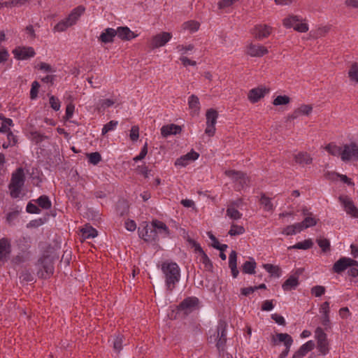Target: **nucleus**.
Wrapping results in <instances>:
<instances>
[{"instance_id":"16","label":"nucleus","mask_w":358,"mask_h":358,"mask_svg":"<svg viewBox=\"0 0 358 358\" xmlns=\"http://www.w3.org/2000/svg\"><path fill=\"white\" fill-rule=\"evenodd\" d=\"M224 173L227 176L231 178L234 181L239 180L242 187H243L245 185H248L249 179L245 173L235 170H227L225 171Z\"/></svg>"},{"instance_id":"30","label":"nucleus","mask_w":358,"mask_h":358,"mask_svg":"<svg viewBox=\"0 0 358 358\" xmlns=\"http://www.w3.org/2000/svg\"><path fill=\"white\" fill-rule=\"evenodd\" d=\"M262 266L268 273H270L271 276L279 278L281 275L282 270L279 266L271 264H264Z\"/></svg>"},{"instance_id":"53","label":"nucleus","mask_w":358,"mask_h":358,"mask_svg":"<svg viewBox=\"0 0 358 358\" xmlns=\"http://www.w3.org/2000/svg\"><path fill=\"white\" fill-rule=\"evenodd\" d=\"M20 279L22 282H29L34 280V276L28 271H23L20 273Z\"/></svg>"},{"instance_id":"51","label":"nucleus","mask_w":358,"mask_h":358,"mask_svg":"<svg viewBox=\"0 0 358 358\" xmlns=\"http://www.w3.org/2000/svg\"><path fill=\"white\" fill-rule=\"evenodd\" d=\"M325 287L322 285H316L311 288V294L316 297H320L325 293Z\"/></svg>"},{"instance_id":"2","label":"nucleus","mask_w":358,"mask_h":358,"mask_svg":"<svg viewBox=\"0 0 358 358\" xmlns=\"http://www.w3.org/2000/svg\"><path fill=\"white\" fill-rule=\"evenodd\" d=\"M162 271L164 275L165 283L167 290L172 292L176 283L180 278V271L178 264L175 262H163L162 264Z\"/></svg>"},{"instance_id":"63","label":"nucleus","mask_w":358,"mask_h":358,"mask_svg":"<svg viewBox=\"0 0 358 358\" xmlns=\"http://www.w3.org/2000/svg\"><path fill=\"white\" fill-rule=\"evenodd\" d=\"M74 109L75 106L72 103H69L66 106L65 114V118L66 120H69L73 116Z\"/></svg>"},{"instance_id":"52","label":"nucleus","mask_w":358,"mask_h":358,"mask_svg":"<svg viewBox=\"0 0 358 358\" xmlns=\"http://www.w3.org/2000/svg\"><path fill=\"white\" fill-rule=\"evenodd\" d=\"M298 109L301 115H309L313 111V106L309 104H303Z\"/></svg>"},{"instance_id":"47","label":"nucleus","mask_w":358,"mask_h":358,"mask_svg":"<svg viewBox=\"0 0 358 358\" xmlns=\"http://www.w3.org/2000/svg\"><path fill=\"white\" fill-rule=\"evenodd\" d=\"M318 220V219L313 217L312 215L306 217L304 220L302 221V222L305 227L307 229L308 227L315 226L317 224Z\"/></svg>"},{"instance_id":"27","label":"nucleus","mask_w":358,"mask_h":358,"mask_svg":"<svg viewBox=\"0 0 358 358\" xmlns=\"http://www.w3.org/2000/svg\"><path fill=\"white\" fill-rule=\"evenodd\" d=\"M117 35L116 29L113 28H107L99 36V40L104 43H112L114 41V37Z\"/></svg>"},{"instance_id":"48","label":"nucleus","mask_w":358,"mask_h":358,"mask_svg":"<svg viewBox=\"0 0 358 358\" xmlns=\"http://www.w3.org/2000/svg\"><path fill=\"white\" fill-rule=\"evenodd\" d=\"M118 124V122L115 120H110L106 124L101 131L102 135L106 134L108 131H112Z\"/></svg>"},{"instance_id":"3","label":"nucleus","mask_w":358,"mask_h":358,"mask_svg":"<svg viewBox=\"0 0 358 358\" xmlns=\"http://www.w3.org/2000/svg\"><path fill=\"white\" fill-rule=\"evenodd\" d=\"M227 323L223 320H220L216 329L213 334H210L208 338V342L210 343H215L220 353L225 351L227 340Z\"/></svg>"},{"instance_id":"37","label":"nucleus","mask_w":358,"mask_h":358,"mask_svg":"<svg viewBox=\"0 0 358 358\" xmlns=\"http://www.w3.org/2000/svg\"><path fill=\"white\" fill-rule=\"evenodd\" d=\"M326 150L333 156H341L342 158L343 150L340 146L334 143H329L325 147Z\"/></svg>"},{"instance_id":"59","label":"nucleus","mask_w":358,"mask_h":358,"mask_svg":"<svg viewBox=\"0 0 358 358\" xmlns=\"http://www.w3.org/2000/svg\"><path fill=\"white\" fill-rule=\"evenodd\" d=\"M71 259V252L66 250L64 252V254L62 257L60 263L64 264V266H67L69 264Z\"/></svg>"},{"instance_id":"55","label":"nucleus","mask_w":358,"mask_h":358,"mask_svg":"<svg viewBox=\"0 0 358 358\" xmlns=\"http://www.w3.org/2000/svg\"><path fill=\"white\" fill-rule=\"evenodd\" d=\"M187 241L192 245V247L194 248L195 252H199L200 255H202L203 252H205L201 247L200 244L194 239L189 238Z\"/></svg>"},{"instance_id":"57","label":"nucleus","mask_w":358,"mask_h":358,"mask_svg":"<svg viewBox=\"0 0 358 358\" xmlns=\"http://www.w3.org/2000/svg\"><path fill=\"white\" fill-rule=\"evenodd\" d=\"M115 103V101L110 99H102L99 101V105L100 106L98 108L99 110L100 109H105L106 108L110 107Z\"/></svg>"},{"instance_id":"35","label":"nucleus","mask_w":358,"mask_h":358,"mask_svg":"<svg viewBox=\"0 0 358 358\" xmlns=\"http://www.w3.org/2000/svg\"><path fill=\"white\" fill-rule=\"evenodd\" d=\"M260 204L263 206L266 211H271L273 210V205L271 201V199L266 196L264 193H261L259 199Z\"/></svg>"},{"instance_id":"50","label":"nucleus","mask_w":358,"mask_h":358,"mask_svg":"<svg viewBox=\"0 0 358 358\" xmlns=\"http://www.w3.org/2000/svg\"><path fill=\"white\" fill-rule=\"evenodd\" d=\"M40 84L38 81H34L31 84V88L30 90V98L31 99H35L38 96V89Z\"/></svg>"},{"instance_id":"4","label":"nucleus","mask_w":358,"mask_h":358,"mask_svg":"<svg viewBox=\"0 0 358 358\" xmlns=\"http://www.w3.org/2000/svg\"><path fill=\"white\" fill-rule=\"evenodd\" d=\"M24 181L25 176L24 169L22 167L17 168L16 171L13 173L10 182L8 185L11 197H19L22 188L24 186Z\"/></svg>"},{"instance_id":"11","label":"nucleus","mask_w":358,"mask_h":358,"mask_svg":"<svg viewBox=\"0 0 358 358\" xmlns=\"http://www.w3.org/2000/svg\"><path fill=\"white\" fill-rule=\"evenodd\" d=\"M199 299L196 297H187L177 306L178 311H183L185 315H188L198 306Z\"/></svg>"},{"instance_id":"46","label":"nucleus","mask_w":358,"mask_h":358,"mask_svg":"<svg viewBox=\"0 0 358 358\" xmlns=\"http://www.w3.org/2000/svg\"><path fill=\"white\" fill-rule=\"evenodd\" d=\"M123 336L118 334L113 341V349L118 353L122 348Z\"/></svg>"},{"instance_id":"56","label":"nucleus","mask_w":358,"mask_h":358,"mask_svg":"<svg viewBox=\"0 0 358 358\" xmlns=\"http://www.w3.org/2000/svg\"><path fill=\"white\" fill-rule=\"evenodd\" d=\"M130 139L132 141H136L139 137V128L138 126H133L130 130Z\"/></svg>"},{"instance_id":"61","label":"nucleus","mask_w":358,"mask_h":358,"mask_svg":"<svg viewBox=\"0 0 358 358\" xmlns=\"http://www.w3.org/2000/svg\"><path fill=\"white\" fill-rule=\"evenodd\" d=\"M8 57L9 54L8 50L4 47L0 46V64L6 62Z\"/></svg>"},{"instance_id":"23","label":"nucleus","mask_w":358,"mask_h":358,"mask_svg":"<svg viewBox=\"0 0 358 358\" xmlns=\"http://www.w3.org/2000/svg\"><path fill=\"white\" fill-rule=\"evenodd\" d=\"M188 106L191 110L192 115H198L200 111V102L199 97L195 94H192L188 99Z\"/></svg>"},{"instance_id":"64","label":"nucleus","mask_w":358,"mask_h":358,"mask_svg":"<svg viewBox=\"0 0 358 358\" xmlns=\"http://www.w3.org/2000/svg\"><path fill=\"white\" fill-rule=\"evenodd\" d=\"M274 306L273 304L272 300H266L263 302L262 305V310L263 311H269L273 308Z\"/></svg>"},{"instance_id":"1","label":"nucleus","mask_w":358,"mask_h":358,"mask_svg":"<svg viewBox=\"0 0 358 358\" xmlns=\"http://www.w3.org/2000/svg\"><path fill=\"white\" fill-rule=\"evenodd\" d=\"M59 258L57 250L49 245L38 260L37 266L43 271H38V275L42 278H48L54 273V262Z\"/></svg>"},{"instance_id":"9","label":"nucleus","mask_w":358,"mask_h":358,"mask_svg":"<svg viewBox=\"0 0 358 358\" xmlns=\"http://www.w3.org/2000/svg\"><path fill=\"white\" fill-rule=\"evenodd\" d=\"M171 33L162 31L152 37L150 47L152 50L161 48L165 45L171 39Z\"/></svg>"},{"instance_id":"60","label":"nucleus","mask_w":358,"mask_h":358,"mask_svg":"<svg viewBox=\"0 0 358 358\" xmlns=\"http://www.w3.org/2000/svg\"><path fill=\"white\" fill-rule=\"evenodd\" d=\"M31 135L32 136V139L36 142V143H39L47 138V136L37 131L31 132Z\"/></svg>"},{"instance_id":"15","label":"nucleus","mask_w":358,"mask_h":358,"mask_svg":"<svg viewBox=\"0 0 358 358\" xmlns=\"http://www.w3.org/2000/svg\"><path fill=\"white\" fill-rule=\"evenodd\" d=\"M268 92L269 89L266 87L262 86L253 88L249 91L248 99L251 103H255L268 93Z\"/></svg>"},{"instance_id":"31","label":"nucleus","mask_w":358,"mask_h":358,"mask_svg":"<svg viewBox=\"0 0 358 358\" xmlns=\"http://www.w3.org/2000/svg\"><path fill=\"white\" fill-rule=\"evenodd\" d=\"M348 77L352 82L358 83V63L352 62L350 66Z\"/></svg>"},{"instance_id":"32","label":"nucleus","mask_w":358,"mask_h":358,"mask_svg":"<svg viewBox=\"0 0 358 358\" xmlns=\"http://www.w3.org/2000/svg\"><path fill=\"white\" fill-rule=\"evenodd\" d=\"M256 266L257 263L254 259L246 261L242 266V271L246 274H254L255 273Z\"/></svg>"},{"instance_id":"14","label":"nucleus","mask_w":358,"mask_h":358,"mask_svg":"<svg viewBox=\"0 0 358 358\" xmlns=\"http://www.w3.org/2000/svg\"><path fill=\"white\" fill-rule=\"evenodd\" d=\"M272 27L267 24H257L252 30V34L257 40L267 38L271 33Z\"/></svg>"},{"instance_id":"21","label":"nucleus","mask_w":358,"mask_h":358,"mask_svg":"<svg viewBox=\"0 0 358 358\" xmlns=\"http://www.w3.org/2000/svg\"><path fill=\"white\" fill-rule=\"evenodd\" d=\"M117 36L123 41H130L137 36L127 27H119L116 29Z\"/></svg>"},{"instance_id":"19","label":"nucleus","mask_w":358,"mask_h":358,"mask_svg":"<svg viewBox=\"0 0 358 358\" xmlns=\"http://www.w3.org/2000/svg\"><path fill=\"white\" fill-rule=\"evenodd\" d=\"M315 345L313 341H308L306 343L303 344L299 349L294 352L292 358H303L309 352L314 349Z\"/></svg>"},{"instance_id":"40","label":"nucleus","mask_w":358,"mask_h":358,"mask_svg":"<svg viewBox=\"0 0 358 358\" xmlns=\"http://www.w3.org/2000/svg\"><path fill=\"white\" fill-rule=\"evenodd\" d=\"M245 231V228L243 226L236 225L235 224H232L230 230L228 232V234L231 236L241 235L244 234Z\"/></svg>"},{"instance_id":"45","label":"nucleus","mask_w":358,"mask_h":358,"mask_svg":"<svg viewBox=\"0 0 358 358\" xmlns=\"http://www.w3.org/2000/svg\"><path fill=\"white\" fill-rule=\"evenodd\" d=\"M201 261L204 264L205 268L208 271H212L213 265L211 260L209 259V257L206 255V253L203 252L202 255H201Z\"/></svg>"},{"instance_id":"49","label":"nucleus","mask_w":358,"mask_h":358,"mask_svg":"<svg viewBox=\"0 0 358 358\" xmlns=\"http://www.w3.org/2000/svg\"><path fill=\"white\" fill-rule=\"evenodd\" d=\"M87 156L89 158V162L94 165H96L101 160V156L98 152L90 153L87 155Z\"/></svg>"},{"instance_id":"36","label":"nucleus","mask_w":358,"mask_h":358,"mask_svg":"<svg viewBox=\"0 0 358 358\" xmlns=\"http://www.w3.org/2000/svg\"><path fill=\"white\" fill-rule=\"evenodd\" d=\"M36 203L39 207L48 210L51 208L52 203L47 195H42L36 199Z\"/></svg>"},{"instance_id":"7","label":"nucleus","mask_w":358,"mask_h":358,"mask_svg":"<svg viewBox=\"0 0 358 358\" xmlns=\"http://www.w3.org/2000/svg\"><path fill=\"white\" fill-rule=\"evenodd\" d=\"M315 334L317 350L322 355H326L329 351L327 334L324 332L321 327H317L315 329Z\"/></svg>"},{"instance_id":"41","label":"nucleus","mask_w":358,"mask_h":358,"mask_svg":"<svg viewBox=\"0 0 358 358\" xmlns=\"http://www.w3.org/2000/svg\"><path fill=\"white\" fill-rule=\"evenodd\" d=\"M290 102V98L287 95L277 96L273 101L274 106L287 105Z\"/></svg>"},{"instance_id":"17","label":"nucleus","mask_w":358,"mask_h":358,"mask_svg":"<svg viewBox=\"0 0 358 358\" xmlns=\"http://www.w3.org/2000/svg\"><path fill=\"white\" fill-rule=\"evenodd\" d=\"M11 252V245L6 238L0 239V261L6 262Z\"/></svg>"},{"instance_id":"28","label":"nucleus","mask_w":358,"mask_h":358,"mask_svg":"<svg viewBox=\"0 0 358 358\" xmlns=\"http://www.w3.org/2000/svg\"><path fill=\"white\" fill-rule=\"evenodd\" d=\"M348 267H350V266L348 257H341L334 263L332 270L336 273H341Z\"/></svg>"},{"instance_id":"6","label":"nucleus","mask_w":358,"mask_h":358,"mask_svg":"<svg viewBox=\"0 0 358 358\" xmlns=\"http://www.w3.org/2000/svg\"><path fill=\"white\" fill-rule=\"evenodd\" d=\"M271 342L273 345H278L280 343H284L285 348L280 354L279 358H285L289 354L294 340L292 337L287 333H277L275 336H272Z\"/></svg>"},{"instance_id":"8","label":"nucleus","mask_w":358,"mask_h":358,"mask_svg":"<svg viewBox=\"0 0 358 358\" xmlns=\"http://www.w3.org/2000/svg\"><path fill=\"white\" fill-rule=\"evenodd\" d=\"M206 128L205 134L209 136H213L215 133V124L218 117V113L213 108H210L206 111Z\"/></svg>"},{"instance_id":"42","label":"nucleus","mask_w":358,"mask_h":358,"mask_svg":"<svg viewBox=\"0 0 358 358\" xmlns=\"http://www.w3.org/2000/svg\"><path fill=\"white\" fill-rule=\"evenodd\" d=\"M227 215L232 220H237L241 218L242 214L236 208L229 207L227 209Z\"/></svg>"},{"instance_id":"5","label":"nucleus","mask_w":358,"mask_h":358,"mask_svg":"<svg viewBox=\"0 0 358 358\" xmlns=\"http://www.w3.org/2000/svg\"><path fill=\"white\" fill-rule=\"evenodd\" d=\"M305 21V19L298 15H292L283 20V25L286 28H293L298 32L305 33L308 31V25Z\"/></svg>"},{"instance_id":"22","label":"nucleus","mask_w":358,"mask_h":358,"mask_svg":"<svg viewBox=\"0 0 358 358\" xmlns=\"http://www.w3.org/2000/svg\"><path fill=\"white\" fill-rule=\"evenodd\" d=\"M268 52L267 48L262 45L250 44L248 46V53L251 57H262L267 54Z\"/></svg>"},{"instance_id":"44","label":"nucleus","mask_w":358,"mask_h":358,"mask_svg":"<svg viewBox=\"0 0 358 358\" xmlns=\"http://www.w3.org/2000/svg\"><path fill=\"white\" fill-rule=\"evenodd\" d=\"M71 26V25L69 24V21L66 19H65L64 20L60 21L55 26L54 31L58 32L64 31Z\"/></svg>"},{"instance_id":"20","label":"nucleus","mask_w":358,"mask_h":358,"mask_svg":"<svg viewBox=\"0 0 358 358\" xmlns=\"http://www.w3.org/2000/svg\"><path fill=\"white\" fill-rule=\"evenodd\" d=\"M182 127L175 124H170L164 125L161 128V134L164 137H167L170 135H176L180 134Z\"/></svg>"},{"instance_id":"13","label":"nucleus","mask_w":358,"mask_h":358,"mask_svg":"<svg viewBox=\"0 0 358 358\" xmlns=\"http://www.w3.org/2000/svg\"><path fill=\"white\" fill-rule=\"evenodd\" d=\"M338 199L343 206L347 214L352 217L358 218V208L350 198L348 196H340Z\"/></svg>"},{"instance_id":"62","label":"nucleus","mask_w":358,"mask_h":358,"mask_svg":"<svg viewBox=\"0 0 358 358\" xmlns=\"http://www.w3.org/2000/svg\"><path fill=\"white\" fill-rule=\"evenodd\" d=\"M271 319L280 325L285 326L286 324L284 317L277 313L272 314Z\"/></svg>"},{"instance_id":"43","label":"nucleus","mask_w":358,"mask_h":358,"mask_svg":"<svg viewBox=\"0 0 358 358\" xmlns=\"http://www.w3.org/2000/svg\"><path fill=\"white\" fill-rule=\"evenodd\" d=\"M200 24L194 20L186 22L183 24L185 29H189L191 31H196L199 29Z\"/></svg>"},{"instance_id":"29","label":"nucleus","mask_w":358,"mask_h":358,"mask_svg":"<svg viewBox=\"0 0 358 358\" xmlns=\"http://www.w3.org/2000/svg\"><path fill=\"white\" fill-rule=\"evenodd\" d=\"M294 160L296 163L303 166L304 164H310L313 162V158L307 152H299L294 155Z\"/></svg>"},{"instance_id":"38","label":"nucleus","mask_w":358,"mask_h":358,"mask_svg":"<svg viewBox=\"0 0 358 358\" xmlns=\"http://www.w3.org/2000/svg\"><path fill=\"white\" fill-rule=\"evenodd\" d=\"M316 243L318 244L323 252H327L330 250V241L329 239L320 237L316 239Z\"/></svg>"},{"instance_id":"54","label":"nucleus","mask_w":358,"mask_h":358,"mask_svg":"<svg viewBox=\"0 0 358 358\" xmlns=\"http://www.w3.org/2000/svg\"><path fill=\"white\" fill-rule=\"evenodd\" d=\"M50 104L51 108L55 110V111H57L60 108V101L59 100L55 97V96L52 95L50 96Z\"/></svg>"},{"instance_id":"39","label":"nucleus","mask_w":358,"mask_h":358,"mask_svg":"<svg viewBox=\"0 0 358 358\" xmlns=\"http://www.w3.org/2000/svg\"><path fill=\"white\" fill-rule=\"evenodd\" d=\"M151 225L153 227H155V231H157V230L159 231H161L162 230L164 231V233L166 234H168L169 233V228L163 222L159 221L157 220H152V222H151Z\"/></svg>"},{"instance_id":"26","label":"nucleus","mask_w":358,"mask_h":358,"mask_svg":"<svg viewBox=\"0 0 358 358\" xmlns=\"http://www.w3.org/2000/svg\"><path fill=\"white\" fill-rule=\"evenodd\" d=\"M299 285V277L292 275L283 282L282 288L284 291H289L294 289Z\"/></svg>"},{"instance_id":"25","label":"nucleus","mask_w":358,"mask_h":358,"mask_svg":"<svg viewBox=\"0 0 358 358\" xmlns=\"http://www.w3.org/2000/svg\"><path fill=\"white\" fill-rule=\"evenodd\" d=\"M85 8L83 6H78V7L73 9L71 13L69 15L66 19L69 21V24L72 26L78 20L80 15L85 12Z\"/></svg>"},{"instance_id":"10","label":"nucleus","mask_w":358,"mask_h":358,"mask_svg":"<svg viewBox=\"0 0 358 358\" xmlns=\"http://www.w3.org/2000/svg\"><path fill=\"white\" fill-rule=\"evenodd\" d=\"M352 159L358 161V145L354 142L344 145L342 153L343 161H349Z\"/></svg>"},{"instance_id":"12","label":"nucleus","mask_w":358,"mask_h":358,"mask_svg":"<svg viewBox=\"0 0 358 358\" xmlns=\"http://www.w3.org/2000/svg\"><path fill=\"white\" fill-rule=\"evenodd\" d=\"M12 53L17 60H24L35 56L36 52L32 47H17L15 48Z\"/></svg>"},{"instance_id":"18","label":"nucleus","mask_w":358,"mask_h":358,"mask_svg":"<svg viewBox=\"0 0 358 358\" xmlns=\"http://www.w3.org/2000/svg\"><path fill=\"white\" fill-rule=\"evenodd\" d=\"M139 235L145 241H153L157 238V231H155V227L151 224H146L141 231H139Z\"/></svg>"},{"instance_id":"34","label":"nucleus","mask_w":358,"mask_h":358,"mask_svg":"<svg viewBox=\"0 0 358 358\" xmlns=\"http://www.w3.org/2000/svg\"><path fill=\"white\" fill-rule=\"evenodd\" d=\"M313 242L311 239H306L302 242H299L292 246L288 247V250L299 249V250H308L312 248Z\"/></svg>"},{"instance_id":"33","label":"nucleus","mask_w":358,"mask_h":358,"mask_svg":"<svg viewBox=\"0 0 358 358\" xmlns=\"http://www.w3.org/2000/svg\"><path fill=\"white\" fill-rule=\"evenodd\" d=\"M84 238H94L98 235L97 231L92 227L86 224L85 227L80 229Z\"/></svg>"},{"instance_id":"58","label":"nucleus","mask_w":358,"mask_h":358,"mask_svg":"<svg viewBox=\"0 0 358 358\" xmlns=\"http://www.w3.org/2000/svg\"><path fill=\"white\" fill-rule=\"evenodd\" d=\"M27 211L31 214H39L41 210L36 205L29 202L27 205Z\"/></svg>"},{"instance_id":"24","label":"nucleus","mask_w":358,"mask_h":358,"mask_svg":"<svg viewBox=\"0 0 358 358\" xmlns=\"http://www.w3.org/2000/svg\"><path fill=\"white\" fill-rule=\"evenodd\" d=\"M229 267L231 268V275L233 278H237L239 271L237 268V253L235 250H232L229 254Z\"/></svg>"}]
</instances>
